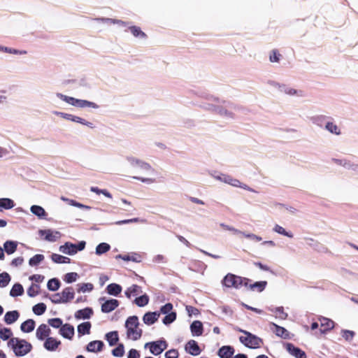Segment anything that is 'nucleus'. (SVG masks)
Segmentation results:
<instances>
[{"mask_svg":"<svg viewBox=\"0 0 358 358\" xmlns=\"http://www.w3.org/2000/svg\"><path fill=\"white\" fill-rule=\"evenodd\" d=\"M126 162L130 167L136 169L138 174L131 178L146 187H152L159 182V172L157 168L145 159L134 155H127Z\"/></svg>","mask_w":358,"mask_h":358,"instance_id":"f257e3e1","label":"nucleus"},{"mask_svg":"<svg viewBox=\"0 0 358 358\" xmlns=\"http://www.w3.org/2000/svg\"><path fill=\"white\" fill-rule=\"evenodd\" d=\"M55 96L59 100L66 103L68 106H71L79 109L92 108L98 109L99 105L93 101L86 99H77L73 96H68L62 93H57Z\"/></svg>","mask_w":358,"mask_h":358,"instance_id":"f03ea898","label":"nucleus"},{"mask_svg":"<svg viewBox=\"0 0 358 358\" xmlns=\"http://www.w3.org/2000/svg\"><path fill=\"white\" fill-rule=\"evenodd\" d=\"M8 347L17 357H23L32 350V345L27 341L17 337L11 338L8 342Z\"/></svg>","mask_w":358,"mask_h":358,"instance_id":"7ed1b4c3","label":"nucleus"},{"mask_svg":"<svg viewBox=\"0 0 358 358\" xmlns=\"http://www.w3.org/2000/svg\"><path fill=\"white\" fill-rule=\"evenodd\" d=\"M210 175L215 180L228 184L234 187L241 188L251 192H256L253 189L248 186L246 184L241 182L239 180L235 178H233L231 176L217 172L212 173Z\"/></svg>","mask_w":358,"mask_h":358,"instance_id":"20e7f679","label":"nucleus"},{"mask_svg":"<svg viewBox=\"0 0 358 358\" xmlns=\"http://www.w3.org/2000/svg\"><path fill=\"white\" fill-rule=\"evenodd\" d=\"M138 319L136 316L129 317L125 322L127 337L132 341L138 340L142 334V330L138 327Z\"/></svg>","mask_w":358,"mask_h":358,"instance_id":"39448f33","label":"nucleus"},{"mask_svg":"<svg viewBox=\"0 0 358 358\" xmlns=\"http://www.w3.org/2000/svg\"><path fill=\"white\" fill-rule=\"evenodd\" d=\"M250 280L236 275L232 273H228L225 275L222 280V285L227 288H234L239 289L243 287H248Z\"/></svg>","mask_w":358,"mask_h":358,"instance_id":"423d86ee","label":"nucleus"},{"mask_svg":"<svg viewBox=\"0 0 358 358\" xmlns=\"http://www.w3.org/2000/svg\"><path fill=\"white\" fill-rule=\"evenodd\" d=\"M238 331L243 334V336L239 337V341L245 347L251 349H257L262 346L263 343L262 338L249 331L241 329H239Z\"/></svg>","mask_w":358,"mask_h":358,"instance_id":"0eeeda50","label":"nucleus"},{"mask_svg":"<svg viewBox=\"0 0 358 358\" xmlns=\"http://www.w3.org/2000/svg\"><path fill=\"white\" fill-rule=\"evenodd\" d=\"M85 248V242L80 241L78 244H73L70 242H66L59 248V252L63 254L73 256L75 255L78 251H82Z\"/></svg>","mask_w":358,"mask_h":358,"instance_id":"6e6552de","label":"nucleus"},{"mask_svg":"<svg viewBox=\"0 0 358 358\" xmlns=\"http://www.w3.org/2000/svg\"><path fill=\"white\" fill-rule=\"evenodd\" d=\"M38 234L40 239L51 243L59 241L62 237L60 231L52 229H39Z\"/></svg>","mask_w":358,"mask_h":358,"instance_id":"1a4fd4ad","label":"nucleus"},{"mask_svg":"<svg viewBox=\"0 0 358 358\" xmlns=\"http://www.w3.org/2000/svg\"><path fill=\"white\" fill-rule=\"evenodd\" d=\"M273 87L278 90V92L283 93L292 97H302L303 96V92L301 90L296 89L290 85L275 83Z\"/></svg>","mask_w":358,"mask_h":358,"instance_id":"9d476101","label":"nucleus"},{"mask_svg":"<svg viewBox=\"0 0 358 358\" xmlns=\"http://www.w3.org/2000/svg\"><path fill=\"white\" fill-rule=\"evenodd\" d=\"M168 345L165 341L159 340L153 342H148L144 345L145 348H148L150 353L153 355H160L166 349Z\"/></svg>","mask_w":358,"mask_h":358,"instance_id":"9b49d317","label":"nucleus"},{"mask_svg":"<svg viewBox=\"0 0 358 358\" xmlns=\"http://www.w3.org/2000/svg\"><path fill=\"white\" fill-rule=\"evenodd\" d=\"M51 329L45 324H40L36 330V337L39 341H45L50 336Z\"/></svg>","mask_w":358,"mask_h":358,"instance_id":"f8f14e48","label":"nucleus"},{"mask_svg":"<svg viewBox=\"0 0 358 358\" xmlns=\"http://www.w3.org/2000/svg\"><path fill=\"white\" fill-rule=\"evenodd\" d=\"M61 345V341L57 338L49 336L44 341L43 347L48 351H56Z\"/></svg>","mask_w":358,"mask_h":358,"instance_id":"ddd939ff","label":"nucleus"},{"mask_svg":"<svg viewBox=\"0 0 358 358\" xmlns=\"http://www.w3.org/2000/svg\"><path fill=\"white\" fill-rule=\"evenodd\" d=\"M75 334L74 328L69 324H64L59 329V334L64 338L72 340Z\"/></svg>","mask_w":358,"mask_h":358,"instance_id":"4468645a","label":"nucleus"},{"mask_svg":"<svg viewBox=\"0 0 358 358\" xmlns=\"http://www.w3.org/2000/svg\"><path fill=\"white\" fill-rule=\"evenodd\" d=\"M320 332L323 334L333 329L335 327V323L333 320L327 318V317H321L320 318Z\"/></svg>","mask_w":358,"mask_h":358,"instance_id":"2eb2a0df","label":"nucleus"},{"mask_svg":"<svg viewBox=\"0 0 358 358\" xmlns=\"http://www.w3.org/2000/svg\"><path fill=\"white\" fill-rule=\"evenodd\" d=\"M285 347L287 352L294 357L306 358V355L305 352L301 350L300 348L294 346L293 344L287 343Z\"/></svg>","mask_w":358,"mask_h":358,"instance_id":"dca6fc26","label":"nucleus"},{"mask_svg":"<svg viewBox=\"0 0 358 358\" xmlns=\"http://www.w3.org/2000/svg\"><path fill=\"white\" fill-rule=\"evenodd\" d=\"M272 231L273 233H275L276 234L283 236L288 238H293L294 236V235L292 231L287 230L285 228H284L282 226H281L279 224H275L273 226Z\"/></svg>","mask_w":358,"mask_h":358,"instance_id":"f3484780","label":"nucleus"},{"mask_svg":"<svg viewBox=\"0 0 358 358\" xmlns=\"http://www.w3.org/2000/svg\"><path fill=\"white\" fill-rule=\"evenodd\" d=\"M118 305L119 302L116 299L106 300L101 304V310L103 313H108L115 310Z\"/></svg>","mask_w":358,"mask_h":358,"instance_id":"a211bd4d","label":"nucleus"},{"mask_svg":"<svg viewBox=\"0 0 358 358\" xmlns=\"http://www.w3.org/2000/svg\"><path fill=\"white\" fill-rule=\"evenodd\" d=\"M103 345L101 341H93L87 344L86 350L90 352L97 353L102 350Z\"/></svg>","mask_w":358,"mask_h":358,"instance_id":"6ab92c4d","label":"nucleus"},{"mask_svg":"<svg viewBox=\"0 0 358 358\" xmlns=\"http://www.w3.org/2000/svg\"><path fill=\"white\" fill-rule=\"evenodd\" d=\"M160 316V313L158 312H148L146 313L143 317V322L147 325H151L157 321Z\"/></svg>","mask_w":358,"mask_h":358,"instance_id":"aec40b11","label":"nucleus"},{"mask_svg":"<svg viewBox=\"0 0 358 358\" xmlns=\"http://www.w3.org/2000/svg\"><path fill=\"white\" fill-rule=\"evenodd\" d=\"M116 259H121L127 262H141L142 261V257L138 253H131L124 255H118L115 257Z\"/></svg>","mask_w":358,"mask_h":358,"instance_id":"412c9836","label":"nucleus"},{"mask_svg":"<svg viewBox=\"0 0 358 358\" xmlns=\"http://www.w3.org/2000/svg\"><path fill=\"white\" fill-rule=\"evenodd\" d=\"M185 350L192 355H198L201 350L195 341H189L185 345Z\"/></svg>","mask_w":358,"mask_h":358,"instance_id":"4be33fe9","label":"nucleus"},{"mask_svg":"<svg viewBox=\"0 0 358 358\" xmlns=\"http://www.w3.org/2000/svg\"><path fill=\"white\" fill-rule=\"evenodd\" d=\"M35 326V321L32 319H28L21 324L20 330L24 333L29 334L34 331Z\"/></svg>","mask_w":358,"mask_h":358,"instance_id":"5701e85b","label":"nucleus"},{"mask_svg":"<svg viewBox=\"0 0 358 358\" xmlns=\"http://www.w3.org/2000/svg\"><path fill=\"white\" fill-rule=\"evenodd\" d=\"M20 317V313L17 310L8 311L4 315V322L7 324H11L16 322Z\"/></svg>","mask_w":358,"mask_h":358,"instance_id":"b1692460","label":"nucleus"},{"mask_svg":"<svg viewBox=\"0 0 358 358\" xmlns=\"http://www.w3.org/2000/svg\"><path fill=\"white\" fill-rule=\"evenodd\" d=\"M234 353V349L229 345L223 346L218 350V355L221 358H230Z\"/></svg>","mask_w":358,"mask_h":358,"instance_id":"393cba45","label":"nucleus"},{"mask_svg":"<svg viewBox=\"0 0 358 358\" xmlns=\"http://www.w3.org/2000/svg\"><path fill=\"white\" fill-rule=\"evenodd\" d=\"M190 330L193 336H199L203 333V325L200 321H194L190 326Z\"/></svg>","mask_w":358,"mask_h":358,"instance_id":"a878e982","label":"nucleus"},{"mask_svg":"<svg viewBox=\"0 0 358 358\" xmlns=\"http://www.w3.org/2000/svg\"><path fill=\"white\" fill-rule=\"evenodd\" d=\"M17 247V242L14 241H7L3 244V250L8 255L13 254Z\"/></svg>","mask_w":358,"mask_h":358,"instance_id":"bb28decb","label":"nucleus"},{"mask_svg":"<svg viewBox=\"0 0 358 358\" xmlns=\"http://www.w3.org/2000/svg\"><path fill=\"white\" fill-rule=\"evenodd\" d=\"M30 211L32 214L37 216L40 219H43L46 216V212L45 209L38 205H33L30 208Z\"/></svg>","mask_w":358,"mask_h":358,"instance_id":"cd10ccee","label":"nucleus"},{"mask_svg":"<svg viewBox=\"0 0 358 358\" xmlns=\"http://www.w3.org/2000/svg\"><path fill=\"white\" fill-rule=\"evenodd\" d=\"M105 338L107 341V342L108 343L109 345L113 346V345H116L119 341V336H118L117 331H113L107 333L105 335Z\"/></svg>","mask_w":358,"mask_h":358,"instance_id":"c85d7f7f","label":"nucleus"},{"mask_svg":"<svg viewBox=\"0 0 358 358\" xmlns=\"http://www.w3.org/2000/svg\"><path fill=\"white\" fill-rule=\"evenodd\" d=\"M267 285L266 281H259L256 282L253 284H248V287H246L248 289L252 290V291H257L258 292H262L266 287Z\"/></svg>","mask_w":358,"mask_h":358,"instance_id":"c756f323","label":"nucleus"},{"mask_svg":"<svg viewBox=\"0 0 358 358\" xmlns=\"http://www.w3.org/2000/svg\"><path fill=\"white\" fill-rule=\"evenodd\" d=\"M60 293L64 303H67L74 298V292L71 287H66Z\"/></svg>","mask_w":358,"mask_h":358,"instance_id":"7c9ffc66","label":"nucleus"},{"mask_svg":"<svg viewBox=\"0 0 358 358\" xmlns=\"http://www.w3.org/2000/svg\"><path fill=\"white\" fill-rule=\"evenodd\" d=\"M91 324L89 322H85L80 324L78 326L77 330L80 336L87 335L90 333Z\"/></svg>","mask_w":358,"mask_h":358,"instance_id":"2f4dec72","label":"nucleus"},{"mask_svg":"<svg viewBox=\"0 0 358 358\" xmlns=\"http://www.w3.org/2000/svg\"><path fill=\"white\" fill-rule=\"evenodd\" d=\"M71 122H76V123L80 124L82 125H85L91 129L94 127V124L92 122H89V121L86 120L85 119H84L81 117L75 115H72Z\"/></svg>","mask_w":358,"mask_h":358,"instance_id":"473e14b6","label":"nucleus"},{"mask_svg":"<svg viewBox=\"0 0 358 358\" xmlns=\"http://www.w3.org/2000/svg\"><path fill=\"white\" fill-rule=\"evenodd\" d=\"M94 285L90 282L80 283L77 285V292L78 293H87L92 291Z\"/></svg>","mask_w":358,"mask_h":358,"instance_id":"72a5a7b5","label":"nucleus"},{"mask_svg":"<svg viewBox=\"0 0 358 358\" xmlns=\"http://www.w3.org/2000/svg\"><path fill=\"white\" fill-rule=\"evenodd\" d=\"M51 259L56 264H69L71 261L69 257L56 253L51 255Z\"/></svg>","mask_w":358,"mask_h":358,"instance_id":"f704fd0d","label":"nucleus"},{"mask_svg":"<svg viewBox=\"0 0 358 358\" xmlns=\"http://www.w3.org/2000/svg\"><path fill=\"white\" fill-rule=\"evenodd\" d=\"M107 292L113 296H117L118 294H120L122 291V287L120 285L112 283L107 286Z\"/></svg>","mask_w":358,"mask_h":358,"instance_id":"c9c22d12","label":"nucleus"},{"mask_svg":"<svg viewBox=\"0 0 358 358\" xmlns=\"http://www.w3.org/2000/svg\"><path fill=\"white\" fill-rule=\"evenodd\" d=\"M45 259L43 255L37 254L31 257L29 260V265L30 266H36L40 264Z\"/></svg>","mask_w":358,"mask_h":358,"instance_id":"e433bc0d","label":"nucleus"},{"mask_svg":"<svg viewBox=\"0 0 358 358\" xmlns=\"http://www.w3.org/2000/svg\"><path fill=\"white\" fill-rule=\"evenodd\" d=\"M14 207V202L12 199L8 198L0 199V208L11 209Z\"/></svg>","mask_w":358,"mask_h":358,"instance_id":"4c0bfd02","label":"nucleus"},{"mask_svg":"<svg viewBox=\"0 0 358 358\" xmlns=\"http://www.w3.org/2000/svg\"><path fill=\"white\" fill-rule=\"evenodd\" d=\"M78 278H79V275L77 273L70 272V273H67L66 274L64 275L63 280L66 283L70 284V283L76 282Z\"/></svg>","mask_w":358,"mask_h":358,"instance_id":"58836bf2","label":"nucleus"},{"mask_svg":"<svg viewBox=\"0 0 358 358\" xmlns=\"http://www.w3.org/2000/svg\"><path fill=\"white\" fill-rule=\"evenodd\" d=\"M141 293V287L136 285H134L129 287L126 292L125 295L130 298L131 296Z\"/></svg>","mask_w":358,"mask_h":358,"instance_id":"ea45409f","label":"nucleus"},{"mask_svg":"<svg viewBox=\"0 0 358 358\" xmlns=\"http://www.w3.org/2000/svg\"><path fill=\"white\" fill-rule=\"evenodd\" d=\"M23 292H24L23 287L20 284L17 283L13 286V287L10 290V294L12 296H18L22 295Z\"/></svg>","mask_w":358,"mask_h":358,"instance_id":"a19ab883","label":"nucleus"},{"mask_svg":"<svg viewBox=\"0 0 358 358\" xmlns=\"http://www.w3.org/2000/svg\"><path fill=\"white\" fill-rule=\"evenodd\" d=\"M46 310V306L43 303H39L36 305L34 306L32 308V310L34 313L36 315H43Z\"/></svg>","mask_w":358,"mask_h":358,"instance_id":"79ce46f5","label":"nucleus"},{"mask_svg":"<svg viewBox=\"0 0 358 358\" xmlns=\"http://www.w3.org/2000/svg\"><path fill=\"white\" fill-rule=\"evenodd\" d=\"M325 128L331 134L336 135H339L341 134L339 127L334 122H327L325 125Z\"/></svg>","mask_w":358,"mask_h":358,"instance_id":"37998d69","label":"nucleus"},{"mask_svg":"<svg viewBox=\"0 0 358 358\" xmlns=\"http://www.w3.org/2000/svg\"><path fill=\"white\" fill-rule=\"evenodd\" d=\"M273 326L275 327L274 332L275 333V334L278 336H280V337H282L284 338H286L288 337V336H289L288 332L285 328L278 326L276 324H273Z\"/></svg>","mask_w":358,"mask_h":358,"instance_id":"c03bdc74","label":"nucleus"},{"mask_svg":"<svg viewBox=\"0 0 358 358\" xmlns=\"http://www.w3.org/2000/svg\"><path fill=\"white\" fill-rule=\"evenodd\" d=\"M59 281L56 278L50 279L47 284L48 289L50 291H56L59 288Z\"/></svg>","mask_w":358,"mask_h":358,"instance_id":"a18cd8bd","label":"nucleus"},{"mask_svg":"<svg viewBox=\"0 0 358 358\" xmlns=\"http://www.w3.org/2000/svg\"><path fill=\"white\" fill-rule=\"evenodd\" d=\"M149 297L146 294H143L135 299L136 304L139 307H143L148 303Z\"/></svg>","mask_w":358,"mask_h":358,"instance_id":"49530a36","label":"nucleus"},{"mask_svg":"<svg viewBox=\"0 0 358 358\" xmlns=\"http://www.w3.org/2000/svg\"><path fill=\"white\" fill-rule=\"evenodd\" d=\"M110 245L108 243H102L99 244L96 248V254L100 255L108 252L110 250Z\"/></svg>","mask_w":358,"mask_h":358,"instance_id":"de8ad7c7","label":"nucleus"},{"mask_svg":"<svg viewBox=\"0 0 358 358\" xmlns=\"http://www.w3.org/2000/svg\"><path fill=\"white\" fill-rule=\"evenodd\" d=\"M13 333L11 330L8 328H1L0 329V338L3 341H6L8 339H10Z\"/></svg>","mask_w":358,"mask_h":358,"instance_id":"09e8293b","label":"nucleus"},{"mask_svg":"<svg viewBox=\"0 0 358 358\" xmlns=\"http://www.w3.org/2000/svg\"><path fill=\"white\" fill-rule=\"evenodd\" d=\"M48 323L52 327L59 329H61V327L64 325L63 322L60 318L49 319Z\"/></svg>","mask_w":358,"mask_h":358,"instance_id":"8fccbe9b","label":"nucleus"},{"mask_svg":"<svg viewBox=\"0 0 358 358\" xmlns=\"http://www.w3.org/2000/svg\"><path fill=\"white\" fill-rule=\"evenodd\" d=\"M130 31L134 36L143 39L145 38V34L143 32L139 27L133 26L130 27Z\"/></svg>","mask_w":358,"mask_h":358,"instance_id":"3c124183","label":"nucleus"},{"mask_svg":"<svg viewBox=\"0 0 358 358\" xmlns=\"http://www.w3.org/2000/svg\"><path fill=\"white\" fill-rule=\"evenodd\" d=\"M90 191L96 194H103V196H105L106 197L109 198V199L112 198L111 194L106 189H101L96 187H91Z\"/></svg>","mask_w":358,"mask_h":358,"instance_id":"603ef678","label":"nucleus"},{"mask_svg":"<svg viewBox=\"0 0 358 358\" xmlns=\"http://www.w3.org/2000/svg\"><path fill=\"white\" fill-rule=\"evenodd\" d=\"M39 290H40V287L38 285H37L36 284H32L27 289V294L30 297H34L38 294Z\"/></svg>","mask_w":358,"mask_h":358,"instance_id":"864d4df0","label":"nucleus"},{"mask_svg":"<svg viewBox=\"0 0 358 358\" xmlns=\"http://www.w3.org/2000/svg\"><path fill=\"white\" fill-rule=\"evenodd\" d=\"M124 353V348L123 344L120 343L117 348L113 350L112 354L114 357H122Z\"/></svg>","mask_w":358,"mask_h":358,"instance_id":"5fc2aeb1","label":"nucleus"},{"mask_svg":"<svg viewBox=\"0 0 358 358\" xmlns=\"http://www.w3.org/2000/svg\"><path fill=\"white\" fill-rule=\"evenodd\" d=\"M92 314V311L90 309L85 308V309L79 310L76 314V317L78 318L87 319V318L90 317Z\"/></svg>","mask_w":358,"mask_h":358,"instance_id":"6e6d98bb","label":"nucleus"},{"mask_svg":"<svg viewBox=\"0 0 358 358\" xmlns=\"http://www.w3.org/2000/svg\"><path fill=\"white\" fill-rule=\"evenodd\" d=\"M10 276L7 273L0 274V287H5L10 282Z\"/></svg>","mask_w":358,"mask_h":358,"instance_id":"4d7b16f0","label":"nucleus"},{"mask_svg":"<svg viewBox=\"0 0 358 358\" xmlns=\"http://www.w3.org/2000/svg\"><path fill=\"white\" fill-rule=\"evenodd\" d=\"M342 337L347 341H350L352 340L355 332L350 330L343 329L341 332Z\"/></svg>","mask_w":358,"mask_h":358,"instance_id":"13d9d810","label":"nucleus"},{"mask_svg":"<svg viewBox=\"0 0 358 358\" xmlns=\"http://www.w3.org/2000/svg\"><path fill=\"white\" fill-rule=\"evenodd\" d=\"M281 209L283 212L289 214V215H296L297 213V210L291 206L286 205H280Z\"/></svg>","mask_w":358,"mask_h":358,"instance_id":"bf43d9fd","label":"nucleus"},{"mask_svg":"<svg viewBox=\"0 0 358 358\" xmlns=\"http://www.w3.org/2000/svg\"><path fill=\"white\" fill-rule=\"evenodd\" d=\"M243 237L250 239L254 242H260L262 241V238L258 235H256L252 233H246L243 234Z\"/></svg>","mask_w":358,"mask_h":358,"instance_id":"052dcab7","label":"nucleus"},{"mask_svg":"<svg viewBox=\"0 0 358 358\" xmlns=\"http://www.w3.org/2000/svg\"><path fill=\"white\" fill-rule=\"evenodd\" d=\"M67 203L70 206H74V207H77V208H83V209H87V210L91 209L90 206L84 205V204L80 203H78L76 201L73 200V199L67 200Z\"/></svg>","mask_w":358,"mask_h":358,"instance_id":"680f3d73","label":"nucleus"},{"mask_svg":"<svg viewBox=\"0 0 358 358\" xmlns=\"http://www.w3.org/2000/svg\"><path fill=\"white\" fill-rule=\"evenodd\" d=\"M176 318V314L173 312H171L164 317V318L163 319V323L164 324H169L172 323L173 321H175Z\"/></svg>","mask_w":358,"mask_h":358,"instance_id":"e2e57ef3","label":"nucleus"},{"mask_svg":"<svg viewBox=\"0 0 358 358\" xmlns=\"http://www.w3.org/2000/svg\"><path fill=\"white\" fill-rule=\"evenodd\" d=\"M0 51H3V52L11 53V54H15V55H17V54L24 55L27 53L26 51H19V50H17L15 49L8 48L3 47L1 45H0Z\"/></svg>","mask_w":358,"mask_h":358,"instance_id":"0e129e2a","label":"nucleus"},{"mask_svg":"<svg viewBox=\"0 0 358 358\" xmlns=\"http://www.w3.org/2000/svg\"><path fill=\"white\" fill-rule=\"evenodd\" d=\"M274 313L275 316L280 319L285 320L286 319L287 315L284 312V310L282 307H278L275 309Z\"/></svg>","mask_w":358,"mask_h":358,"instance_id":"69168bd1","label":"nucleus"},{"mask_svg":"<svg viewBox=\"0 0 358 358\" xmlns=\"http://www.w3.org/2000/svg\"><path fill=\"white\" fill-rule=\"evenodd\" d=\"M50 300L54 303H64V301H63V299L61 296V293H57L55 294H52L50 296Z\"/></svg>","mask_w":358,"mask_h":358,"instance_id":"338daca9","label":"nucleus"},{"mask_svg":"<svg viewBox=\"0 0 358 358\" xmlns=\"http://www.w3.org/2000/svg\"><path fill=\"white\" fill-rule=\"evenodd\" d=\"M172 309H173V305L170 303H168L161 308L160 313L162 314L167 315V314L170 313V312L172 310Z\"/></svg>","mask_w":358,"mask_h":358,"instance_id":"774afa93","label":"nucleus"}]
</instances>
